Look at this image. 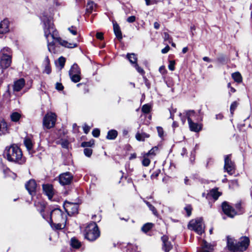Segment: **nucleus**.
Returning <instances> with one entry per match:
<instances>
[{
  "mask_svg": "<svg viewBox=\"0 0 252 252\" xmlns=\"http://www.w3.org/2000/svg\"><path fill=\"white\" fill-rule=\"evenodd\" d=\"M43 190L45 194L48 196L49 199H51L53 197V188L52 185L49 184L43 185Z\"/></svg>",
  "mask_w": 252,
  "mask_h": 252,
  "instance_id": "nucleus-16",
  "label": "nucleus"
},
{
  "mask_svg": "<svg viewBox=\"0 0 252 252\" xmlns=\"http://www.w3.org/2000/svg\"><path fill=\"white\" fill-rule=\"evenodd\" d=\"M154 224L152 223L148 222L144 224L141 227V231L146 233L150 231L153 227Z\"/></svg>",
  "mask_w": 252,
  "mask_h": 252,
  "instance_id": "nucleus-27",
  "label": "nucleus"
},
{
  "mask_svg": "<svg viewBox=\"0 0 252 252\" xmlns=\"http://www.w3.org/2000/svg\"><path fill=\"white\" fill-rule=\"evenodd\" d=\"M114 32L116 37L119 40L123 38L122 33L119 25L117 23H113Z\"/></svg>",
  "mask_w": 252,
  "mask_h": 252,
  "instance_id": "nucleus-20",
  "label": "nucleus"
},
{
  "mask_svg": "<svg viewBox=\"0 0 252 252\" xmlns=\"http://www.w3.org/2000/svg\"><path fill=\"white\" fill-rule=\"evenodd\" d=\"M144 202L146 203V204L147 205L149 209L153 212V213L155 216H157L158 215V212L156 208L152 204H151L148 201L144 200Z\"/></svg>",
  "mask_w": 252,
  "mask_h": 252,
  "instance_id": "nucleus-35",
  "label": "nucleus"
},
{
  "mask_svg": "<svg viewBox=\"0 0 252 252\" xmlns=\"http://www.w3.org/2000/svg\"><path fill=\"white\" fill-rule=\"evenodd\" d=\"M59 182L63 186L70 185L73 179V175L69 172L61 174L59 176Z\"/></svg>",
  "mask_w": 252,
  "mask_h": 252,
  "instance_id": "nucleus-9",
  "label": "nucleus"
},
{
  "mask_svg": "<svg viewBox=\"0 0 252 252\" xmlns=\"http://www.w3.org/2000/svg\"><path fill=\"white\" fill-rule=\"evenodd\" d=\"M223 213L230 218H233L236 214V212L227 202H223L221 205Z\"/></svg>",
  "mask_w": 252,
  "mask_h": 252,
  "instance_id": "nucleus-12",
  "label": "nucleus"
},
{
  "mask_svg": "<svg viewBox=\"0 0 252 252\" xmlns=\"http://www.w3.org/2000/svg\"><path fill=\"white\" fill-rule=\"evenodd\" d=\"M170 49V47L168 45H167L164 48L161 50V53L162 54L167 53Z\"/></svg>",
  "mask_w": 252,
  "mask_h": 252,
  "instance_id": "nucleus-60",
  "label": "nucleus"
},
{
  "mask_svg": "<svg viewBox=\"0 0 252 252\" xmlns=\"http://www.w3.org/2000/svg\"><path fill=\"white\" fill-rule=\"evenodd\" d=\"M66 222H50V224L51 226L56 230H60L63 229L65 226Z\"/></svg>",
  "mask_w": 252,
  "mask_h": 252,
  "instance_id": "nucleus-21",
  "label": "nucleus"
},
{
  "mask_svg": "<svg viewBox=\"0 0 252 252\" xmlns=\"http://www.w3.org/2000/svg\"><path fill=\"white\" fill-rule=\"evenodd\" d=\"M134 65V66L135 67V69H136V70L140 73L141 74V75H144L145 74V71L141 67H140L137 63H135Z\"/></svg>",
  "mask_w": 252,
  "mask_h": 252,
  "instance_id": "nucleus-44",
  "label": "nucleus"
},
{
  "mask_svg": "<svg viewBox=\"0 0 252 252\" xmlns=\"http://www.w3.org/2000/svg\"><path fill=\"white\" fill-rule=\"evenodd\" d=\"M93 150L89 148H86L84 150L85 155L88 157H90L92 154Z\"/></svg>",
  "mask_w": 252,
  "mask_h": 252,
  "instance_id": "nucleus-42",
  "label": "nucleus"
},
{
  "mask_svg": "<svg viewBox=\"0 0 252 252\" xmlns=\"http://www.w3.org/2000/svg\"><path fill=\"white\" fill-rule=\"evenodd\" d=\"M186 115V117H187L188 122H191L192 121L191 117L195 116V112L194 110H187L185 112Z\"/></svg>",
  "mask_w": 252,
  "mask_h": 252,
  "instance_id": "nucleus-33",
  "label": "nucleus"
},
{
  "mask_svg": "<svg viewBox=\"0 0 252 252\" xmlns=\"http://www.w3.org/2000/svg\"><path fill=\"white\" fill-rule=\"evenodd\" d=\"M185 210L187 212V216L189 217L191 214L192 208L190 205H188L185 208Z\"/></svg>",
  "mask_w": 252,
  "mask_h": 252,
  "instance_id": "nucleus-47",
  "label": "nucleus"
},
{
  "mask_svg": "<svg viewBox=\"0 0 252 252\" xmlns=\"http://www.w3.org/2000/svg\"><path fill=\"white\" fill-rule=\"evenodd\" d=\"M92 134L94 137H98L100 135V130L98 128L94 129L92 131Z\"/></svg>",
  "mask_w": 252,
  "mask_h": 252,
  "instance_id": "nucleus-45",
  "label": "nucleus"
},
{
  "mask_svg": "<svg viewBox=\"0 0 252 252\" xmlns=\"http://www.w3.org/2000/svg\"><path fill=\"white\" fill-rule=\"evenodd\" d=\"M136 20V17L134 16H131L128 17L126 19V21L129 23H133Z\"/></svg>",
  "mask_w": 252,
  "mask_h": 252,
  "instance_id": "nucleus-50",
  "label": "nucleus"
},
{
  "mask_svg": "<svg viewBox=\"0 0 252 252\" xmlns=\"http://www.w3.org/2000/svg\"><path fill=\"white\" fill-rule=\"evenodd\" d=\"M227 247L232 252H237V241L230 236H227Z\"/></svg>",
  "mask_w": 252,
  "mask_h": 252,
  "instance_id": "nucleus-13",
  "label": "nucleus"
},
{
  "mask_svg": "<svg viewBox=\"0 0 252 252\" xmlns=\"http://www.w3.org/2000/svg\"><path fill=\"white\" fill-rule=\"evenodd\" d=\"M217 61L220 63L225 64L227 63V59L225 56L221 55L217 58Z\"/></svg>",
  "mask_w": 252,
  "mask_h": 252,
  "instance_id": "nucleus-39",
  "label": "nucleus"
},
{
  "mask_svg": "<svg viewBox=\"0 0 252 252\" xmlns=\"http://www.w3.org/2000/svg\"><path fill=\"white\" fill-rule=\"evenodd\" d=\"M164 39L165 41H168L169 42H170V36L169 34L167 32H164Z\"/></svg>",
  "mask_w": 252,
  "mask_h": 252,
  "instance_id": "nucleus-53",
  "label": "nucleus"
},
{
  "mask_svg": "<svg viewBox=\"0 0 252 252\" xmlns=\"http://www.w3.org/2000/svg\"><path fill=\"white\" fill-rule=\"evenodd\" d=\"M69 76L74 83H77L81 80V70L76 63H74L69 70Z\"/></svg>",
  "mask_w": 252,
  "mask_h": 252,
  "instance_id": "nucleus-7",
  "label": "nucleus"
},
{
  "mask_svg": "<svg viewBox=\"0 0 252 252\" xmlns=\"http://www.w3.org/2000/svg\"><path fill=\"white\" fill-rule=\"evenodd\" d=\"M11 50L8 47H4L0 51V75L3 70L8 68L11 63Z\"/></svg>",
  "mask_w": 252,
  "mask_h": 252,
  "instance_id": "nucleus-3",
  "label": "nucleus"
},
{
  "mask_svg": "<svg viewBox=\"0 0 252 252\" xmlns=\"http://www.w3.org/2000/svg\"><path fill=\"white\" fill-rule=\"evenodd\" d=\"M94 145V141H90L88 142H83L81 143V147H91Z\"/></svg>",
  "mask_w": 252,
  "mask_h": 252,
  "instance_id": "nucleus-40",
  "label": "nucleus"
},
{
  "mask_svg": "<svg viewBox=\"0 0 252 252\" xmlns=\"http://www.w3.org/2000/svg\"><path fill=\"white\" fill-rule=\"evenodd\" d=\"M56 121V115L52 112L47 113L43 118V124L44 126L49 129L54 126Z\"/></svg>",
  "mask_w": 252,
  "mask_h": 252,
  "instance_id": "nucleus-8",
  "label": "nucleus"
},
{
  "mask_svg": "<svg viewBox=\"0 0 252 252\" xmlns=\"http://www.w3.org/2000/svg\"><path fill=\"white\" fill-rule=\"evenodd\" d=\"M71 246L75 249H78L81 246V243L75 237L72 238L70 240Z\"/></svg>",
  "mask_w": 252,
  "mask_h": 252,
  "instance_id": "nucleus-26",
  "label": "nucleus"
},
{
  "mask_svg": "<svg viewBox=\"0 0 252 252\" xmlns=\"http://www.w3.org/2000/svg\"><path fill=\"white\" fill-rule=\"evenodd\" d=\"M117 131L114 129H112L108 131L106 136V138L109 140H114L117 137Z\"/></svg>",
  "mask_w": 252,
  "mask_h": 252,
  "instance_id": "nucleus-24",
  "label": "nucleus"
},
{
  "mask_svg": "<svg viewBox=\"0 0 252 252\" xmlns=\"http://www.w3.org/2000/svg\"><path fill=\"white\" fill-rule=\"evenodd\" d=\"M232 77L235 81L238 83H240L242 81L241 75L238 72L232 73Z\"/></svg>",
  "mask_w": 252,
  "mask_h": 252,
  "instance_id": "nucleus-34",
  "label": "nucleus"
},
{
  "mask_svg": "<svg viewBox=\"0 0 252 252\" xmlns=\"http://www.w3.org/2000/svg\"><path fill=\"white\" fill-rule=\"evenodd\" d=\"M100 236V231L96 223L94 222L90 223L85 230V237L90 241L95 240Z\"/></svg>",
  "mask_w": 252,
  "mask_h": 252,
  "instance_id": "nucleus-4",
  "label": "nucleus"
},
{
  "mask_svg": "<svg viewBox=\"0 0 252 252\" xmlns=\"http://www.w3.org/2000/svg\"><path fill=\"white\" fill-rule=\"evenodd\" d=\"M126 58L132 64H134L137 63V59L136 55L134 53H128L126 55Z\"/></svg>",
  "mask_w": 252,
  "mask_h": 252,
  "instance_id": "nucleus-25",
  "label": "nucleus"
},
{
  "mask_svg": "<svg viewBox=\"0 0 252 252\" xmlns=\"http://www.w3.org/2000/svg\"><path fill=\"white\" fill-rule=\"evenodd\" d=\"M187 154V150L185 148H183L181 152V156L184 157L185 155Z\"/></svg>",
  "mask_w": 252,
  "mask_h": 252,
  "instance_id": "nucleus-63",
  "label": "nucleus"
},
{
  "mask_svg": "<svg viewBox=\"0 0 252 252\" xmlns=\"http://www.w3.org/2000/svg\"><path fill=\"white\" fill-rule=\"evenodd\" d=\"M44 72L46 73L49 74L51 72V69L49 64H46L45 66V68L44 69Z\"/></svg>",
  "mask_w": 252,
  "mask_h": 252,
  "instance_id": "nucleus-54",
  "label": "nucleus"
},
{
  "mask_svg": "<svg viewBox=\"0 0 252 252\" xmlns=\"http://www.w3.org/2000/svg\"><path fill=\"white\" fill-rule=\"evenodd\" d=\"M50 222H66V216L60 209L56 208L50 213Z\"/></svg>",
  "mask_w": 252,
  "mask_h": 252,
  "instance_id": "nucleus-6",
  "label": "nucleus"
},
{
  "mask_svg": "<svg viewBox=\"0 0 252 252\" xmlns=\"http://www.w3.org/2000/svg\"><path fill=\"white\" fill-rule=\"evenodd\" d=\"M7 133V126L3 120L0 121V135L6 134Z\"/></svg>",
  "mask_w": 252,
  "mask_h": 252,
  "instance_id": "nucleus-23",
  "label": "nucleus"
},
{
  "mask_svg": "<svg viewBox=\"0 0 252 252\" xmlns=\"http://www.w3.org/2000/svg\"><path fill=\"white\" fill-rule=\"evenodd\" d=\"M151 106L148 104H144L142 107V111L143 113L147 114L150 112Z\"/></svg>",
  "mask_w": 252,
  "mask_h": 252,
  "instance_id": "nucleus-38",
  "label": "nucleus"
},
{
  "mask_svg": "<svg viewBox=\"0 0 252 252\" xmlns=\"http://www.w3.org/2000/svg\"><path fill=\"white\" fill-rule=\"evenodd\" d=\"M43 27L44 35L47 39L48 49L50 53H56V48L58 45H61L65 47L72 48L76 47V43H69L61 39L58 35L57 31L55 30L54 25L52 22V17L47 11H43L39 15Z\"/></svg>",
  "mask_w": 252,
  "mask_h": 252,
  "instance_id": "nucleus-1",
  "label": "nucleus"
},
{
  "mask_svg": "<svg viewBox=\"0 0 252 252\" xmlns=\"http://www.w3.org/2000/svg\"><path fill=\"white\" fill-rule=\"evenodd\" d=\"M78 206L77 204L73 205V207L72 208V213H73V214L77 213V212H78Z\"/></svg>",
  "mask_w": 252,
  "mask_h": 252,
  "instance_id": "nucleus-57",
  "label": "nucleus"
},
{
  "mask_svg": "<svg viewBox=\"0 0 252 252\" xmlns=\"http://www.w3.org/2000/svg\"><path fill=\"white\" fill-rule=\"evenodd\" d=\"M159 71L162 73V74H164L165 72H166V70L165 69V68H164V66H160L159 68Z\"/></svg>",
  "mask_w": 252,
  "mask_h": 252,
  "instance_id": "nucleus-64",
  "label": "nucleus"
},
{
  "mask_svg": "<svg viewBox=\"0 0 252 252\" xmlns=\"http://www.w3.org/2000/svg\"><path fill=\"white\" fill-rule=\"evenodd\" d=\"M148 157H147L146 155H144L143 156V159L142 161V165L144 166H148L149 165L150 163V160L148 158Z\"/></svg>",
  "mask_w": 252,
  "mask_h": 252,
  "instance_id": "nucleus-37",
  "label": "nucleus"
},
{
  "mask_svg": "<svg viewBox=\"0 0 252 252\" xmlns=\"http://www.w3.org/2000/svg\"><path fill=\"white\" fill-rule=\"evenodd\" d=\"M220 194V193L218 191L217 189H212L209 193V195L215 200H217Z\"/></svg>",
  "mask_w": 252,
  "mask_h": 252,
  "instance_id": "nucleus-32",
  "label": "nucleus"
},
{
  "mask_svg": "<svg viewBox=\"0 0 252 252\" xmlns=\"http://www.w3.org/2000/svg\"><path fill=\"white\" fill-rule=\"evenodd\" d=\"M25 84V80L23 78H21L14 82L13 85V90L14 91L19 92Z\"/></svg>",
  "mask_w": 252,
  "mask_h": 252,
  "instance_id": "nucleus-19",
  "label": "nucleus"
},
{
  "mask_svg": "<svg viewBox=\"0 0 252 252\" xmlns=\"http://www.w3.org/2000/svg\"><path fill=\"white\" fill-rule=\"evenodd\" d=\"M198 113L199 118L197 119V120L198 121H202L203 120V114L201 112V110L200 109L198 110Z\"/></svg>",
  "mask_w": 252,
  "mask_h": 252,
  "instance_id": "nucleus-58",
  "label": "nucleus"
},
{
  "mask_svg": "<svg viewBox=\"0 0 252 252\" xmlns=\"http://www.w3.org/2000/svg\"><path fill=\"white\" fill-rule=\"evenodd\" d=\"M96 37L98 39L102 40L103 39V33L102 32H98L96 34Z\"/></svg>",
  "mask_w": 252,
  "mask_h": 252,
  "instance_id": "nucleus-55",
  "label": "nucleus"
},
{
  "mask_svg": "<svg viewBox=\"0 0 252 252\" xmlns=\"http://www.w3.org/2000/svg\"><path fill=\"white\" fill-rule=\"evenodd\" d=\"M237 106H238V103L236 101H234L232 103V104L230 106V112H231V114H233L234 111L237 108Z\"/></svg>",
  "mask_w": 252,
  "mask_h": 252,
  "instance_id": "nucleus-43",
  "label": "nucleus"
},
{
  "mask_svg": "<svg viewBox=\"0 0 252 252\" xmlns=\"http://www.w3.org/2000/svg\"><path fill=\"white\" fill-rule=\"evenodd\" d=\"M231 156L230 154L225 156L224 169L228 174L232 175L234 173L235 166L231 159Z\"/></svg>",
  "mask_w": 252,
  "mask_h": 252,
  "instance_id": "nucleus-10",
  "label": "nucleus"
},
{
  "mask_svg": "<svg viewBox=\"0 0 252 252\" xmlns=\"http://www.w3.org/2000/svg\"><path fill=\"white\" fill-rule=\"evenodd\" d=\"M56 89L59 91H62L63 89V86L62 84L57 83L56 84Z\"/></svg>",
  "mask_w": 252,
  "mask_h": 252,
  "instance_id": "nucleus-51",
  "label": "nucleus"
},
{
  "mask_svg": "<svg viewBox=\"0 0 252 252\" xmlns=\"http://www.w3.org/2000/svg\"><path fill=\"white\" fill-rule=\"evenodd\" d=\"M213 250V246L207 243L206 241H203L201 247L197 250L196 252H210Z\"/></svg>",
  "mask_w": 252,
  "mask_h": 252,
  "instance_id": "nucleus-15",
  "label": "nucleus"
},
{
  "mask_svg": "<svg viewBox=\"0 0 252 252\" xmlns=\"http://www.w3.org/2000/svg\"><path fill=\"white\" fill-rule=\"evenodd\" d=\"M25 187L29 194L31 195H33L35 193L36 187V184L35 180L33 179L30 180L26 183Z\"/></svg>",
  "mask_w": 252,
  "mask_h": 252,
  "instance_id": "nucleus-14",
  "label": "nucleus"
},
{
  "mask_svg": "<svg viewBox=\"0 0 252 252\" xmlns=\"http://www.w3.org/2000/svg\"><path fill=\"white\" fill-rule=\"evenodd\" d=\"M172 248V246L169 241L163 244L162 249L165 252H169Z\"/></svg>",
  "mask_w": 252,
  "mask_h": 252,
  "instance_id": "nucleus-36",
  "label": "nucleus"
},
{
  "mask_svg": "<svg viewBox=\"0 0 252 252\" xmlns=\"http://www.w3.org/2000/svg\"><path fill=\"white\" fill-rule=\"evenodd\" d=\"M96 5L93 1H89L86 5V12L90 14L92 13L96 8Z\"/></svg>",
  "mask_w": 252,
  "mask_h": 252,
  "instance_id": "nucleus-22",
  "label": "nucleus"
},
{
  "mask_svg": "<svg viewBox=\"0 0 252 252\" xmlns=\"http://www.w3.org/2000/svg\"><path fill=\"white\" fill-rule=\"evenodd\" d=\"M157 130L158 134V135L160 137H162L163 135V130L161 127L158 126Z\"/></svg>",
  "mask_w": 252,
  "mask_h": 252,
  "instance_id": "nucleus-49",
  "label": "nucleus"
},
{
  "mask_svg": "<svg viewBox=\"0 0 252 252\" xmlns=\"http://www.w3.org/2000/svg\"><path fill=\"white\" fill-rule=\"evenodd\" d=\"M158 147L155 146L152 148L148 153L145 154L147 157H153L156 156L157 153L158 152Z\"/></svg>",
  "mask_w": 252,
  "mask_h": 252,
  "instance_id": "nucleus-28",
  "label": "nucleus"
},
{
  "mask_svg": "<svg viewBox=\"0 0 252 252\" xmlns=\"http://www.w3.org/2000/svg\"><path fill=\"white\" fill-rule=\"evenodd\" d=\"M4 156L6 157L9 161L19 164H23L26 161L21 149L14 144L6 147L4 152Z\"/></svg>",
  "mask_w": 252,
  "mask_h": 252,
  "instance_id": "nucleus-2",
  "label": "nucleus"
},
{
  "mask_svg": "<svg viewBox=\"0 0 252 252\" xmlns=\"http://www.w3.org/2000/svg\"><path fill=\"white\" fill-rule=\"evenodd\" d=\"M202 218H197L190 220L188 224V228L194 230L199 235H201L204 232V227Z\"/></svg>",
  "mask_w": 252,
  "mask_h": 252,
  "instance_id": "nucleus-5",
  "label": "nucleus"
},
{
  "mask_svg": "<svg viewBox=\"0 0 252 252\" xmlns=\"http://www.w3.org/2000/svg\"><path fill=\"white\" fill-rule=\"evenodd\" d=\"M227 87L230 89L229 94H230V92L234 93L236 91L235 89L231 86L230 83L227 84Z\"/></svg>",
  "mask_w": 252,
  "mask_h": 252,
  "instance_id": "nucleus-61",
  "label": "nucleus"
},
{
  "mask_svg": "<svg viewBox=\"0 0 252 252\" xmlns=\"http://www.w3.org/2000/svg\"><path fill=\"white\" fill-rule=\"evenodd\" d=\"M9 31V21L4 19L0 23V34H2Z\"/></svg>",
  "mask_w": 252,
  "mask_h": 252,
  "instance_id": "nucleus-17",
  "label": "nucleus"
},
{
  "mask_svg": "<svg viewBox=\"0 0 252 252\" xmlns=\"http://www.w3.org/2000/svg\"><path fill=\"white\" fill-rule=\"evenodd\" d=\"M65 62V59L63 57H61L58 59V63L59 64V65L61 67V69H62L64 65Z\"/></svg>",
  "mask_w": 252,
  "mask_h": 252,
  "instance_id": "nucleus-41",
  "label": "nucleus"
},
{
  "mask_svg": "<svg viewBox=\"0 0 252 252\" xmlns=\"http://www.w3.org/2000/svg\"><path fill=\"white\" fill-rule=\"evenodd\" d=\"M175 62L174 61H170L168 65L169 69L173 71L175 69Z\"/></svg>",
  "mask_w": 252,
  "mask_h": 252,
  "instance_id": "nucleus-46",
  "label": "nucleus"
},
{
  "mask_svg": "<svg viewBox=\"0 0 252 252\" xmlns=\"http://www.w3.org/2000/svg\"><path fill=\"white\" fill-rule=\"evenodd\" d=\"M21 117V115L20 113L15 112L11 113L10 115V118L12 122H17Z\"/></svg>",
  "mask_w": 252,
  "mask_h": 252,
  "instance_id": "nucleus-29",
  "label": "nucleus"
},
{
  "mask_svg": "<svg viewBox=\"0 0 252 252\" xmlns=\"http://www.w3.org/2000/svg\"><path fill=\"white\" fill-rule=\"evenodd\" d=\"M188 123L189 129L191 131L198 132L202 129V124L194 123L192 121H191V122H189Z\"/></svg>",
  "mask_w": 252,
  "mask_h": 252,
  "instance_id": "nucleus-18",
  "label": "nucleus"
},
{
  "mask_svg": "<svg viewBox=\"0 0 252 252\" xmlns=\"http://www.w3.org/2000/svg\"><path fill=\"white\" fill-rule=\"evenodd\" d=\"M250 239L246 236L242 237L239 241H237V252L246 251L250 245Z\"/></svg>",
  "mask_w": 252,
  "mask_h": 252,
  "instance_id": "nucleus-11",
  "label": "nucleus"
},
{
  "mask_svg": "<svg viewBox=\"0 0 252 252\" xmlns=\"http://www.w3.org/2000/svg\"><path fill=\"white\" fill-rule=\"evenodd\" d=\"M194 151H192L191 152V158H190V160L191 163H192L194 160H195V155H194Z\"/></svg>",
  "mask_w": 252,
  "mask_h": 252,
  "instance_id": "nucleus-62",
  "label": "nucleus"
},
{
  "mask_svg": "<svg viewBox=\"0 0 252 252\" xmlns=\"http://www.w3.org/2000/svg\"><path fill=\"white\" fill-rule=\"evenodd\" d=\"M83 130L85 133L87 134L90 129V127L88 126L87 124H85L83 127Z\"/></svg>",
  "mask_w": 252,
  "mask_h": 252,
  "instance_id": "nucleus-52",
  "label": "nucleus"
},
{
  "mask_svg": "<svg viewBox=\"0 0 252 252\" xmlns=\"http://www.w3.org/2000/svg\"><path fill=\"white\" fill-rule=\"evenodd\" d=\"M149 135L145 133H137L135 135V138L138 141H144L146 138H148Z\"/></svg>",
  "mask_w": 252,
  "mask_h": 252,
  "instance_id": "nucleus-30",
  "label": "nucleus"
},
{
  "mask_svg": "<svg viewBox=\"0 0 252 252\" xmlns=\"http://www.w3.org/2000/svg\"><path fill=\"white\" fill-rule=\"evenodd\" d=\"M161 241H162V242L163 243V244L165 243H167V242H169L168 241V238L166 235H163V236H162L161 238Z\"/></svg>",
  "mask_w": 252,
  "mask_h": 252,
  "instance_id": "nucleus-59",
  "label": "nucleus"
},
{
  "mask_svg": "<svg viewBox=\"0 0 252 252\" xmlns=\"http://www.w3.org/2000/svg\"><path fill=\"white\" fill-rule=\"evenodd\" d=\"M24 144L28 151H30L32 149L33 144L31 139L26 138L24 139Z\"/></svg>",
  "mask_w": 252,
  "mask_h": 252,
  "instance_id": "nucleus-31",
  "label": "nucleus"
},
{
  "mask_svg": "<svg viewBox=\"0 0 252 252\" xmlns=\"http://www.w3.org/2000/svg\"><path fill=\"white\" fill-rule=\"evenodd\" d=\"M68 31L71 33L73 35L77 34V30L76 27L74 26H71V27L68 28Z\"/></svg>",
  "mask_w": 252,
  "mask_h": 252,
  "instance_id": "nucleus-48",
  "label": "nucleus"
},
{
  "mask_svg": "<svg viewBox=\"0 0 252 252\" xmlns=\"http://www.w3.org/2000/svg\"><path fill=\"white\" fill-rule=\"evenodd\" d=\"M179 116L180 117V119H181V120L182 122V124L184 125L185 124V123H186V115L184 116H183L182 113H179Z\"/></svg>",
  "mask_w": 252,
  "mask_h": 252,
  "instance_id": "nucleus-56",
  "label": "nucleus"
}]
</instances>
